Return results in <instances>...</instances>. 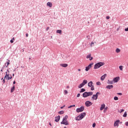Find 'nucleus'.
I'll list each match as a JSON object with an SVG mask.
<instances>
[{"instance_id": "32", "label": "nucleus", "mask_w": 128, "mask_h": 128, "mask_svg": "<svg viewBox=\"0 0 128 128\" xmlns=\"http://www.w3.org/2000/svg\"><path fill=\"white\" fill-rule=\"evenodd\" d=\"M64 112L63 110H62V111H60V112H58V114H64Z\"/></svg>"}, {"instance_id": "31", "label": "nucleus", "mask_w": 128, "mask_h": 128, "mask_svg": "<svg viewBox=\"0 0 128 128\" xmlns=\"http://www.w3.org/2000/svg\"><path fill=\"white\" fill-rule=\"evenodd\" d=\"M86 90V89L84 88H82L80 90V92H84Z\"/></svg>"}, {"instance_id": "26", "label": "nucleus", "mask_w": 128, "mask_h": 128, "mask_svg": "<svg viewBox=\"0 0 128 128\" xmlns=\"http://www.w3.org/2000/svg\"><path fill=\"white\" fill-rule=\"evenodd\" d=\"M84 85L82 84H80L78 86V88H82V86H84Z\"/></svg>"}, {"instance_id": "56", "label": "nucleus", "mask_w": 128, "mask_h": 128, "mask_svg": "<svg viewBox=\"0 0 128 128\" xmlns=\"http://www.w3.org/2000/svg\"><path fill=\"white\" fill-rule=\"evenodd\" d=\"M107 108H108V107H106V108H105V110H107Z\"/></svg>"}, {"instance_id": "53", "label": "nucleus", "mask_w": 128, "mask_h": 128, "mask_svg": "<svg viewBox=\"0 0 128 128\" xmlns=\"http://www.w3.org/2000/svg\"><path fill=\"white\" fill-rule=\"evenodd\" d=\"M60 108H64V107L63 106H61Z\"/></svg>"}, {"instance_id": "42", "label": "nucleus", "mask_w": 128, "mask_h": 128, "mask_svg": "<svg viewBox=\"0 0 128 128\" xmlns=\"http://www.w3.org/2000/svg\"><path fill=\"white\" fill-rule=\"evenodd\" d=\"M125 32H128V28L124 29Z\"/></svg>"}, {"instance_id": "8", "label": "nucleus", "mask_w": 128, "mask_h": 128, "mask_svg": "<svg viewBox=\"0 0 128 128\" xmlns=\"http://www.w3.org/2000/svg\"><path fill=\"white\" fill-rule=\"evenodd\" d=\"M120 76H117L113 78V82H115V83L118 82H120Z\"/></svg>"}, {"instance_id": "2", "label": "nucleus", "mask_w": 128, "mask_h": 128, "mask_svg": "<svg viewBox=\"0 0 128 128\" xmlns=\"http://www.w3.org/2000/svg\"><path fill=\"white\" fill-rule=\"evenodd\" d=\"M68 116H66L62 120V121L60 122L61 124H65V126L68 125Z\"/></svg>"}, {"instance_id": "51", "label": "nucleus", "mask_w": 128, "mask_h": 128, "mask_svg": "<svg viewBox=\"0 0 128 128\" xmlns=\"http://www.w3.org/2000/svg\"><path fill=\"white\" fill-rule=\"evenodd\" d=\"M12 40H14V38H12Z\"/></svg>"}, {"instance_id": "7", "label": "nucleus", "mask_w": 128, "mask_h": 128, "mask_svg": "<svg viewBox=\"0 0 128 128\" xmlns=\"http://www.w3.org/2000/svg\"><path fill=\"white\" fill-rule=\"evenodd\" d=\"M92 66H94V63L90 64L88 66H86L85 69L86 72H88V70L92 68Z\"/></svg>"}, {"instance_id": "55", "label": "nucleus", "mask_w": 128, "mask_h": 128, "mask_svg": "<svg viewBox=\"0 0 128 128\" xmlns=\"http://www.w3.org/2000/svg\"><path fill=\"white\" fill-rule=\"evenodd\" d=\"M64 106H66V105H64V106H63V108H64Z\"/></svg>"}, {"instance_id": "4", "label": "nucleus", "mask_w": 128, "mask_h": 128, "mask_svg": "<svg viewBox=\"0 0 128 128\" xmlns=\"http://www.w3.org/2000/svg\"><path fill=\"white\" fill-rule=\"evenodd\" d=\"M98 94H100V93L99 92H97L96 94H94L92 96V100H98Z\"/></svg>"}, {"instance_id": "50", "label": "nucleus", "mask_w": 128, "mask_h": 128, "mask_svg": "<svg viewBox=\"0 0 128 128\" xmlns=\"http://www.w3.org/2000/svg\"><path fill=\"white\" fill-rule=\"evenodd\" d=\"M80 70H80V69H78V72H80Z\"/></svg>"}, {"instance_id": "34", "label": "nucleus", "mask_w": 128, "mask_h": 128, "mask_svg": "<svg viewBox=\"0 0 128 128\" xmlns=\"http://www.w3.org/2000/svg\"><path fill=\"white\" fill-rule=\"evenodd\" d=\"M64 94H68V90H64Z\"/></svg>"}, {"instance_id": "10", "label": "nucleus", "mask_w": 128, "mask_h": 128, "mask_svg": "<svg viewBox=\"0 0 128 128\" xmlns=\"http://www.w3.org/2000/svg\"><path fill=\"white\" fill-rule=\"evenodd\" d=\"M85 104L86 106H92V102H90V101H87L86 102Z\"/></svg>"}, {"instance_id": "6", "label": "nucleus", "mask_w": 128, "mask_h": 128, "mask_svg": "<svg viewBox=\"0 0 128 128\" xmlns=\"http://www.w3.org/2000/svg\"><path fill=\"white\" fill-rule=\"evenodd\" d=\"M84 106H82L80 107V108H78L76 110V112H84Z\"/></svg>"}, {"instance_id": "35", "label": "nucleus", "mask_w": 128, "mask_h": 128, "mask_svg": "<svg viewBox=\"0 0 128 128\" xmlns=\"http://www.w3.org/2000/svg\"><path fill=\"white\" fill-rule=\"evenodd\" d=\"M76 106V105H71L69 107H68V108H74Z\"/></svg>"}, {"instance_id": "13", "label": "nucleus", "mask_w": 128, "mask_h": 128, "mask_svg": "<svg viewBox=\"0 0 128 128\" xmlns=\"http://www.w3.org/2000/svg\"><path fill=\"white\" fill-rule=\"evenodd\" d=\"M106 78V74H104L103 76H102L100 78L101 80H104V79Z\"/></svg>"}, {"instance_id": "54", "label": "nucleus", "mask_w": 128, "mask_h": 128, "mask_svg": "<svg viewBox=\"0 0 128 128\" xmlns=\"http://www.w3.org/2000/svg\"><path fill=\"white\" fill-rule=\"evenodd\" d=\"M12 76H14V74H12Z\"/></svg>"}, {"instance_id": "14", "label": "nucleus", "mask_w": 128, "mask_h": 128, "mask_svg": "<svg viewBox=\"0 0 128 128\" xmlns=\"http://www.w3.org/2000/svg\"><path fill=\"white\" fill-rule=\"evenodd\" d=\"M86 112H82L81 113V114L80 115H79L81 118H84L85 116H86Z\"/></svg>"}, {"instance_id": "16", "label": "nucleus", "mask_w": 128, "mask_h": 128, "mask_svg": "<svg viewBox=\"0 0 128 128\" xmlns=\"http://www.w3.org/2000/svg\"><path fill=\"white\" fill-rule=\"evenodd\" d=\"M60 66L62 68H66L68 65L66 64H60Z\"/></svg>"}, {"instance_id": "3", "label": "nucleus", "mask_w": 128, "mask_h": 128, "mask_svg": "<svg viewBox=\"0 0 128 128\" xmlns=\"http://www.w3.org/2000/svg\"><path fill=\"white\" fill-rule=\"evenodd\" d=\"M104 66V62H99L95 64L94 66V70H98V68H100V66Z\"/></svg>"}, {"instance_id": "17", "label": "nucleus", "mask_w": 128, "mask_h": 128, "mask_svg": "<svg viewBox=\"0 0 128 128\" xmlns=\"http://www.w3.org/2000/svg\"><path fill=\"white\" fill-rule=\"evenodd\" d=\"M106 108V104H102L101 105V107L100 108V110H104V108Z\"/></svg>"}, {"instance_id": "28", "label": "nucleus", "mask_w": 128, "mask_h": 128, "mask_svg": "<svg viewBox=\"0 0 128 128\" xmlns=\"http://www.w3.org/2000/svg\"><path fill=\"white\" fill-rule=\"evenodd\" d=\"M126 116H128V114H126V112L124 114H123L124 118H126Z\"/></svg>"}, {"instance_id": "27", "label": "nucleus", "mask_w": 128, "mask_h": 128, "mask_svg": "<svg viewBox=\"0 0 128 128\" xmlns=\"http://www.w3.org/2000/svg\"><path fill=\"white\" fill-rule=\"evenodd\" d=\"M57 34H62V30H57Z\"/></svg>"}, {"instance_id": "58", "label": "nucleus", "mask_w": 128, "mask_h": 128, "mask_svg": "<svg viewBox=\"0 0 128 128\" xmlns=\"http://www.w3.org/2000/svg\"><path fill=\"white\" fill-rule=\"evenodd\" d=\"M1 72H2V70H1Z\"/></svg>"}, {"instance_id": "20", "label": "nucleus", "mask_w": 128, "mask_h": 128, "mask_svg": "<svg viewBox=\"0 0 128 128\" xmlns=\"http://www.w3.org/2000/svg\"><path fill=\"white\" fill-rule=\"evenodd\" d=\"M48 6H49L50 8H52V4L50 2H48L47 3Z\"/></svg>"}, {"instance_id": "33", "label": "nucleus", "mask_w": 128, "mask_h": 128, "mask_svg": "<svg viewBox=\"0 0 128 128\" xmlns=\"http://www.w3.org/2000/svg\"><path fill=\"white\" fill-rule=\"evenodd\" d=\"M114 100H118V96H114Z\"/></svg>"}, {"instance_id": "5", "label": "nucleus", "mask_w": 128, "mask_h": 128, "mask_svg": "<svg viewBox=\"0 0 128 128\" xmlns=\"http://www.w3.org/2000/svg\"><path fill=\"white\" fill-rule=\"evenodd\" d=\"M88 86L91 88V90H94V86L92 85V82L90 81L88 83Z\"/></svg>"}, {"instance_id": "43", "label": "nucleus", "mask_w": 128, "mask_h": 128, "mask_svg": "<svg viewBox=\"0 0 128 128\" xmlns=\"http://www.w3.org/2000/svg\"><path fill=\"white\" fill-rule=\"evenodd\" d=\"M118 96H122V93H118Z\"/></svg>"}, {"instance_id": "12", "label": "nucleus", "mask_w": 128, "mask_h": 128, "mask_svg": "<svg viewBox=\"0 0 128 128\" xmlns=\"http://www.w3.org/2000/svg\"><path fill=\"white\" fill-rule=\"evenodd\" d=\"M60 116L55 118V122H60Z\"/></svg>"}, {"instance_id": "21", "label": "nucleus", "mask_w": 128, "mask_h": 128, "mask_svg": "<svg viewBox=\"0 0 128 128\" xmlns=\"http://www.w3.org/2000/svg\"><path fill=\"white\" fill-rule=\"evenodd\" d=\"M114 80H108V84H114Z\"/></svg>"}, {"instance_id": "59", "label": "nucleus", "mask_w": 128, "mask_h": 128, "mask_svg": "<svg viewBox=\"0 0 128 128\" xmlns=\"http://www.w3.org/2000/svg\"><path fill=\"white\" fill-rule=\"evenodd\" d=\"M64 128H66V127H64Z\"/></svg>"}, {"instance_id": "52", "label": "nucleus", "mask_w": 128, "mask_h": 128, "mask_svg": "<svg viewBox=\"0 0 128 128\" xmlns=\"http://www.w3.org/2000/svg\"><path fill=\"white\" fill-rule=\"evenodd\" d=\"M49 124H50V126H52V124L49 123Z\"/></svg>"}, {"instance_id": "1", "label": "nucleus", "mask_w": 128, "mask_h": 128, "mask_svg": "<svg viewBox=\"0 0 128 128\" xmlns=\"http://www.w3.org/2000/svg\"><path fill=\"white\" fill-rule=\"evenodd\" d=\"M12 80V77L11 76L10 77V70H7V72H6V76L4 77V79L3 80V83L4 84L6 82V80Z\"/></svg>"}, {"instance_id": "46", "label": "nucleus", "mask_w": 128, "mask_h": 128, "mask_svg": "<svg viewBox=\"0 0 128 128\" xmlns=\"http://www.w3.org/2000/svg\"><path fill=\"white\" fill-rule=\"evenodd\" d=\"M50 30V27H47L46 28V30Z\"/></svg>"}, {"instance_id": "45", "label": "nucleus", "mask_w": 128, "mask_h": 128, "mask_svg": "<svg viewBox=\"0 0 128 128\" xmlns=\"http://www.w3.org/2000/svg\"><path fill=\"white\" fill-rule=\"evenodd\" d=\"M10 42H11V44L14 43V40H10Z\"/></svg>"}, {"instance_id": "57", "label": "nucleus", "mask_w": 128, "mask_h": 128, "mask_svg": "<svg viewBox=\"0 0 128 128\" xmlns=\"http://www.w3.org/2000/svg\"><path fill=\"white\" fill-rule=\"evenodd\" d=\"M1 80H4V78H2Z\"/></svg>"}, {"instance_id": "24", "label": "nucleus", "mask_w": 128, "mask_h": 128, "mask_svg": "<svg viewBox=\"0 0 128 128\" xmlns=\"http://www.w3.org/2000/svg\"><path fill=\"white\" fill-rule=\"evenodd\" d=\"M14 88H16V87L14 85L13 87L11 88V92H14Z\"/></svg>"}, {"instance_id": "47", "label": "nucleus", "mask_w": 128, "mask_h": 128, "mask_svg": "<svg viewBox=\"0 0 128 128\" xmlns=\"http://www.w3.org/2000/svg\"><path fill=\"white\" fill-rule=\"evenodd\" d=\"M26 38H28V34H26Z\"/></svg>"}, {"instance_id": "22", "label": "nucleus", "mask_w": 128, "mask_h": 128, "mask_svg": "<svg viewBox=\"0 0 128 128\" xmlns=\"http://www.w3.org/2000/svg\"><path fill=\"white\" fill-rule=\"evenodd\" d=\"M87 94H88V96H92V94H94V92H87Z\"/></svg>"}, {"instance_id": "29", "label": "nucleus", "mask_w": 128, "mask_h": 128, "mask_svg": "<svg viewBox=\"0 0 128 128\" xmlns=\"http://www.w3.org/2000/svg\"><path fill=\"white\" fill-rule=\"evenodd\" d=\"M96 84L97 86H100L102 84V83H100V82H96Z\"/></svg>"}, {"instance_id": "37", "label": "nucleus", "mask_w": 128, "mask_h": 128, "mask_svg": "<svg viewBox=\"0 0 128 128\" xmlns=\"http://www.w3.org/2000/svg\"><path fill=\"white\" fill-rule=\"evenodd\" d=\"M124 110L122 109V110H120V111L119 112H120V114H122V112Z\"/></svg>"}, {"instance_id": "30", "label": "nucleus", "mask_w": 128, "mask_h": 128, "mask_svg": "<svg viewBox=\"0 0 128 128\" xmlns=\"http://www.w3.org/2000/svg\"><path fill=\"white\" fill-rule=\"evenodd\" d=\"M123 68H124V66H119V68H120V70H122Z\"/></svg>"}, {"instance_id": "40", "label": "nucleus", "mask_w": 128, "mask_h": 128, "mask_svg": "<svg viewBox=\"0 0 128 128\" xmlns=\"http://www.w3.org/2000/svg\"><path fill=\"white\" fill-rule=\"evenodd\" d=\"M80 94H77V98H80Z\"/></svg>"}, {"instance_id": "19", "label": "nucleus", "mask_w": 128, "mask_h": 128, "mask_svg": "<svg viewBox=\"0 0 128 128\" xmlns=\"http://www.w3.org/2000/svg\"><path fill=\"white\" fill-rule=\"evenodd\" d=\"M76 120H82V117H80L79 115L78 116L76 117Z\"/></svg>"}, {"instance_id": "36", "label": "nucleus", "mask_w": 128, "mask_h": 128, "mask_svg": "<svg viewBox=\"0 0 128 128\" xmlns=\"http://www.w3.org/2000/svg\"><path fill=\"white\" fill-rule=\"evenodd\" d=\"M9 64H10V60H8V61L7 62V65L6 66V68H8Z\"/></svg>"}, {"instance_id": "25", "label": "nucleus", "mask_w": 128, "mask_h": 128, "mask_svg": "<svg viewBox=\"0 0 128 128\" xmlns=\"http://www.w3.org/2000/svg\"><path fill=\"white\" fill-rule=\"evenodd\" d=\"M116 52H117V54H118L119 52H120V50L118 48H117L116 50Z\"/></svg>"}, {"instance_id": "38", "label": "nucleus", "mask_w": 128, "mask_h": 128, "mask_svg": "<svg viewBox=\"0 0 128 128\" xmlns=\"http://www.w3.org/2000/svg\"><path fill=\"white\" fill-rule=\"evenodd\" d=\"M96 123H94L93 124H92V128H96Z\"/></svg>"}, {"instance_id": "9", "label": "nucleus", "mask_w": 128, "mask_h": 128, "mask_svg": "<svg viewBox=\"0 0 128 128\" xmlns=\"http://www.w3.org/2000/svg\"><path fill=\"white\" fill-rule=\"evenodd\" d=\"M120 120H117L114 123V126H117V128H118V124H120Z\"/></svg>"}, {"instance_id": "39", "label": "nucleus", "mask_w": 128, "mask_h": 128, "mask_svg": "<svg viewBox=\"0 0 128 128\" xmlns=\"http://www.w3.org/2000/svg\"><path fill=\"white\" fill-rule=\"evenodd\" d=\"M94 42H92L91 43L90 46H94Z\"/></svg>"}, {"instance_id": "15", "label": "nucleus", "mask_w": 128, "mask_h": 128, "mask_svg": "<svg viewBox=\"0 0 128 128\" xmlns=\"http://www.w3.org/2000/svg\"><path fill=\"white\" fill-rule=\"evenodd\" d=\"M106 88H108V90H110V88H114V86L108 85L106 86Z\"/></svg>"}, {"instance_id": "48", "label": "nucleus", "mask_w": 128, "mask_h": 128, "mask_svg": "<svg viewBox=\"0 0 128 128\" xmlns=\"http://www.w3.org/2000/svg\"><path fill=\"white\" fill-rule=\"evenodd\" d=\"M13 84H16V81H14Z\"/></svg>"}, {"instance_id": "41", "label": "nucleus", "mask_w": 128, "mask_h": 128, "mask_svg": "<svg viewBox=\"0 0 128 128\" xmlns=\"http://www.w3.org/2000/svg\"><path fill=\"white\" fill-rule=\"evenodd\" d=\"M125 124H126V126H128V122H126L125 123Z\"/></svg>"}, {"instance_id": "18", "label": "nucleus", "mask_w": 128, "mask_h": 128, "mask_svg": "<svg viewBox=\"0 0 128 128\" xmlns=\"http://www.w3.org/2000/svg\"><path fill=\"white\" fill-rule=\"evenodd\" d=\"M82 96L83 98H88V92H85L83 93Z\"/></svg>"}, {"instance_id": "44", "label": "nucleus", "mask_w": 128, "mask_h": 128, "mask_svg": "<svg viewBox=\"0 0 128 128\" xmlns=\"http://www.w3.org/2000/svg\"><path fill=\"white\" fill-rule=\"evenodd\" d=\"M106 18L107 20H110V16H107L106 17Z\"/></svg>"}, {"instance_id": "11", "label": "nucleus", "mask_w": 128, "mask_h": 128, "mask_svg": "<svg viewBox=\"0 0 128 128\" xmlns=\"http://www.w3.org/2000/svg\"><path fill=\"white\" fill-rule=\"evenodd\" d=\"M86 58H89L90 60H92V59L94 58L92 57V54H89L86 57Z\"/></svg>"}, {"instance_id": "49", "label": "nucleus", "mask_w": 128, "mask_h": 128, "mask_svg": "<svg viewBox=\"0 0 128 128\" xmlns=\"http://www.w3.org/2000/svg\"><path fill=\"white\" fill-rule=\"evenodd\" d=\"M66 88H70V86H66Z\"/></svg>"}, {"instance_id": "23", "label": "nucleus", "mask_w": 128, "mask_h": 128, "mask_svg": "<svg viewBox=\"0 0 128 128\" xmlns=\"http://www.w3.org/2000/svg\"><path fill=\"white\" fill-rule=\"evenodd\" d=\"M82 84L84 86H85L86 84H88V80H84Z\"/></svg>"}]
</instances>
